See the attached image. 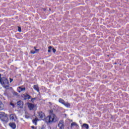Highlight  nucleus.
Returning <instances> with one entry per match:
<instances>
[{"instance_id":"f257e3e1","label":"nucleus","mask_w":129,"mask_h":129,"mask_svg":"<svg viewBox=\"0 0 129 129\" xmlns=\"http://www.w3.org/2000/svg\"><path fill=\"white\" fill-rule=\"evenodd\" d=\"M39 118L41 119H45V121L48 123H52V122H56L58 121V119L57 116L55 114H53L51 115L47 116L45 117V113L42 111L37 112Z\"/></svg>"},{"instance_id":"f03ea898","label":"nucleus","mask_w":129,"mask_h":129,"mask_svg":"<svg viewBox=\"0 0 129 129\" xmlns=\"http://www.w3.org/2000/svg\"><path fill=\"white\" fill-rule=\"evenodd\" d=\"M0 83L2 86L6 89H9L10 86L9 85V80L5 77L0 78Z\"/></svg>"},{"instance_id":"7ed1b4c3","label":"nucleus","mask_w":129,"mask_h":129,"mask_svg":"<svg viewBox=\"0 0 129 129\" xmlns=\"http://www.w3.org/2000/svg\"><path fill=\"white\" fill-rule=\"evenodd\" d=\"M1 119L4 122H8L9 121V118L8 117V114H5V113H0Z\"/></svg>"},{"instance_id":"20e7f679","label":"nucleus","mask_w":129,"mask_h":129,"mask_svg":"<svg viewBox=\"0 0 129 129\" xmlns=\"http://www.w3.org/2000/svg\"><path fill=\"white\" fill-rule=\"evenodd\" d=\"M58 102L59 103H61V104H63L66 106V107H68V108H70V106H71V105H70V103H69L68 102L65 101L63 99L59 98L58 99Z\"/></svg>"},{"instance_id":"39448f33","label":"nucleus","mask_w":129,"mask_h":129,"mask_svg":"<svg viewBox=\"0 0 129 129\" xmlns=\"http://www.w3.org/2000/svg\"><path fill=\"white\" fill-rule=\"evenodd\" d=\"M16 105L18 107H20V108H23L24 107V102L20 100L17 102Z\"/></svg>"},{"instance_id":"423d86ee","label":"nucleus","mask_w":129,"mask_h":129,"mask_svg":"<svg viewBox=\"0 0 129 129\" xmlns=\"http://www.w3.org/2000/svg\"><path fill=\"white\" fill-rule=\"evenodd\" d=\"M58 126L60 129H64V121L63 120L59 121Z\"/></svg>"},{"instance_id":"0eeeda50","label":"nucleus","mask_w":129,"mask_h":129,"mask_svg":"<svg viewBox=\"0 0 129 129\" xmlns=\"http://www.w3.org/2000/svg\"><path fill=\"white\" fill-rule=\"evenodd\" d=\"M33 88L35 89V90L37 91V92H40V88H39V86H38V85H34L33 86Z\"/></svg>"},{"instance_id":"6e6552de","label":"nucleus","mask_w":129,"mask_h":129,"mask_svg":"<svg viewBox=\"0 0 129 129\" xmlns=\"http://www.w3.org/2000/svg\"><path fill=\"white\" fill-rule=\"evenodd\" d=\"M16 117V115L14 114H12L10 115V120H16V119H15V118Z\"/></svg>"},{"instance_id":"1a4fd4ad","label":"nucleus","mask_w":129,"mask_h":129,"mask_svg":"<svg viewBox=\"0 0 129 129\" xmlns=\"http://www.w3.org/2000/svg\"><path fill=\"white\" fill-rule=\"evenodd\" d=\"M28 107H29L30 110H33V109H34V107H35V105L33 104L29 103Z\"/></svg>"},{"instance_id":"9d476101","label":"nucleus","mask_w":129,"mask_h":129,"mask_svg":"<svg viewBox=\"0 0 129 129\" xmlns=\"http://www.w3.org/2000/svg\"><path fill=\"white\" fill-rule=\"evenodd\" d=\"M9 125L12 127L13 129H15L16 127H17V126L16 125V123L14 122H11L9 123Z\"/></svg>"},{"instance_id":"9b49d317","label":"nucleus","mask_w":129,"mask_h":129,"mask_svg":"<svg viewBox=\"0 0 129 129\" xmlns=\"http://www.w3.org/2000/svg\"><path fill=\"white\" fill-rule=\"evenodd\" d=\"M18 89H20V90H18V92L20 93L21 91H25V90H26V88H23V86H21L19 87Z\"/></svg>"},{"instance_id":"f8f14e48","label":"nucleus","mask_w":129,"mask_h":129,"mask_svg":"<svg viewBox=\"0 0 129 129\" xmlns=\"http://www.w3.org/2000/svg\"><path fill=\"white\" fill-rule=\"evenodd\" d=\"M39 120V119L37 118H35L34 119L32 120L33 123L35 124V125H37V122Z\"/></svg>"},{"instance_id":"ddd939ff","label":"nucleus","mask_w":129,"mask_h":129,"mask_svg":"<svg viewBox=\"0 0 129 129\" xmlns=\"http://www.w3.org/2000/svg\"><path fill=\"white\" fill-rule=\"evenodd\" d=\"M4 109V104L2 102V101L0 100V110H3Z\"/></svg>"},{"instance_id":"4468645a","label":"nucleus","mask_w":129,"mask_h":129,"mask_svg":"<svg viewBox=\"0 0 129 129\" xmlns=\"http://www.w3.org/2000/svg\"><path fill=\"white\" fill-rule=\"evenodd\" d=\"M30 98H31V97L28 94H27V95L24 96L25 100H26L27 99H30Z\"/></svg>"},{"instance_id":"2eb2a0df","label":"nucleus","mask_w":129,"mask_h":129,"mask_svg":"<svg viewBox=\"0 0 129 129\" xmlns=\"http://www.w3.org/2000/svg\"><path fill=\"white\" fill-rule=\"evenodd\" d=\"M77 125H78L77 124V123H76V122H73L71 124V127H73L74 126H77Z\"/></svg>"},{"instance_id":"dca6fc26","label":"nucleus","mask_w":129,"mask_h":129,"mask_svg":"<svg viewBox=\"0 0 129 129\" xmlns=\"http://www.w3.org/2000/svg\"><path fill=\"white\" fill-rule=\"evenodd\" d=\"M10 105H11V106H12L13 108H15V107H16V106L17 105L16 103H13V102H10Z\"/></svg>"},{"instance_id":"f3484780","label":"nucleus","mask_w":129,"mask_h":129,"mask_svg":"<svg viewBox=\"0 0 129 129\" xmlns=\"http://www.w3.org/2000/svg\"><path fill=\"white\" fill-rule=\"evenodd\" d=\"M83 125V127H85V128L86 129L89 128V125H88V124L84 123Z\"/></svg>"},{"instance_id":"a211bd4d","label":"nucleus","mask_w":129,"mask_h":129,"mask_svg":"<svg viewBox=\"0 0 129 129\" xmlns=\"http://www.w3.org/2000/svg\"><path fill=\"white\" fill-rule=\"evenodd\" d=\"M51 49H52V46L48 47V53H51Z\"/></svg>"},{"instance_id":"6ab92c4d","label":"nucleus","mask_w":129,"mask_h":129,"mask_svg":"<svg viewBox=\"0 0 129 129\" xmlns=\"http://www.w3.org/2000/svg\"><path fill=\"white\" fill-rule=\"evenodd\" d=\"M18 31H19L20 33H21V32H22V28L20 26H18Z\"/></svg>"},{"instance_id":"aec40b11","label":"nucleus","mask_w":129,"mask_h":129,"mask_svg":"<svg viewBox=\"0 0 129 129\" xmlns=\"http://www.w3.org/2000/svg\"><path fill=\"white\" fill-rule=\"evenodd\" d=\"M36 99H37V98H32V99H31V101H32V102H34V101H35V100H36Z\"/></svg>"},{"instance_id":"412c9836","label":"nucleus","mask_w":129,"mask_h":129,"mask_svg":"<svg viewBox=\"0 0 129 129\" xmlns=\"http://www.w3.org/2000/svg\"><path fill=\"white\" fill-rule=\"evenodd\" d=\"M34 49L35 50V52H39V51H40V49H36V47H34Z\"/></svg>"},{"instance_id":"4be33fe9","label":"nucleus","mask_w":129,"mask_h":129,"mask_svg":"<svg viewBox=\"0 0 129 129\" xmlns=\"http://www.w3.org/2000/svg\"><path fill=\"white\" fill-rule=\"evenodd\" d=\"M13 95H15L17 96L18 95V93L16 92H14Z\"/></svg>"},{"instance_id":"5701e85b","label":"nucleus","mask_w":129,"mask_h":129,"mask_svg":"<svg viewBox=\"0 0 129 129\" xmlns=\"http://www.w3.org/2000/svg\"><path fill=\"white\" fill-rule=\"evenodd\" d=\"M30 52L31 53V54H35V53H36V51H35L34 50H31L30 51Z\"/></svg>"},{"instance_id":"b1692460","label":"nucleus","mask_w":129,"mask_h":129,"mask_svg":"<svg viewBox=\"0 0 129 129\" xmlns=\"http://www.w3.org/2000/svg\"><path fill=\"white\" fill-rule=\"evenodd\" d=\"M30 117V115L26 114L25 115V118H29Z\"/></svg>"},{"instance_id":"393cba45","label":"nucleus","mask_w":129,"mask_h":129,"mask_svg":"<svg viewBox=\"0 0 129 129\" xmlns=\"http://www.w3.org/2000/svg\"><path fill=\"white\" fill-rule=\"evenodd\" d=\"M52 51L53 53H55L56 52V49L55 48H52Z\"/></svg>"},{"instance_id":"a878e982","label":"nucleus","mask_w":129,"mask_h":129,"mask_svg":"<svg viewBox=\"0 0 129 129\" xmlns=\"http://www.w3.org/2000/svg\"><path fill=\"white\" fill-rule=\"evenodd\" d=\"M10 83H11V82H13V79L10 78Z\"/></svg>"},{"instance_id":"bb28decb","label":"nucleus","mask_w":129,"mask_h":129,"mask_svg":"<svg viewBox=\"0 0 129 129\" xmlns=\"http://www.w3.org/2000/svg\"><path fill=\"white\" fill-rule=\"evenodd\" d=\"M39 129H45V127H41L40 128H39Z\"/></svg>"},{"instance_id":"cd10ccee","label":"nucleus","mask_w":129,"mask_h":129,"mask_svg":"<svg viewBox=\"0 0 129 129\" xmlns=\"http://www.w3.org/2000/svg\"><path fill=\"white\" fill-rule=\"evenodd\" d=\"M31 127H32V128H35V126H32Z\"/></svg>"},{"instance_id":"c85d7f7f","label":"nucleus","mask_w":129,"mask_h":129,"mask_svg":"<svg viewBox=\"0 0 129 129\" xmlns=\"http://www.w3.org/2000/svg\"><path fill=\"white\" fill-rule=\"evenodd\" d=\"M2 76V75H1L0 74V78H2V77H1Z\"/></svg>"},{"instance_id":"c756f323","label":"nucleus","mask_w":129,"mask_h":129,"mask_svg":"<svg viewBox=\"0 0 129 129\" xmlns=\"http://www.w3.org/2000/svg\"><path fill=\"white\" fill-rule=\"evenodd\" d=\"M21 120H23V118H21Z\"/></svg>"}]
</instances>
